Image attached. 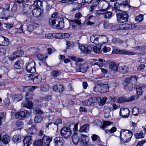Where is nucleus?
Listing matches in <instances>:
<instances>
[{"label":"nucleus","instance_id":"obj_1","mask_svg":"<svg viewBox=\"0 0 146 146\" xmlns=\"http://www.w3.org/2000/svg\"><path fill=\"white\" fill-rule=\"evenodd\" d=\"M58 15V13L57 12L52 14V18L49 20V22L50 25L52 27L61 29L64 27V20L63 17H57Z\"/></svg>","mask_w":146,"mask_h":146},{"label":"nucleus","instance_id":"obj_2","mask_svg":"<svg viewBox=\"0 0 146 146\" xmlns=\"http://www.w3.org/2000/svg\"><path fill=\"white\" fill-rule=\"evenodd\" d=\"M117 21L120 23L126 22L128 21L129 15L126 12L117 9L115 11Z\"/></svg>","mask_w":146,"mask_h":146},{"label":"nucleus","instance_id":"obj_3","mask_svg":"<svg viewBox=\"0 0 146 146\" xmlns=\"http://www.w3.org/2000/svg\"><path fill=\"white\" fill-rule=\"evenodd\" d=\"M79 48L83 52L86 54L90 53L92 49L95 53H100L102 51L101 48L96 46H94L92 47L91 46H85L83 45L79 46Z\"/></svg>","mask_w":146,"mask_h":146},{"label":"nucleus","instance_id":"obj_4","mask_svg":"<svg viewBox=\"0 0 146 146\" xmlns=\"http://www.w3.org/2000/svg\"><path fill=\"white\" fill-rule=\"evenodd\" d=\"M133 133L130 131L122 129L120 132V137L123 142L126 143L129 142L132 136Z\"/></svg>","mask_w":146,"mask_h":146},{"label":"nucleus","instance_id":"obj_5","mask_svg":"<svg viewBox=\"0 0 146 146\" xmlns=\"http://www.w3.org/2000/svg\"><path fill=\"white\" fill-rule=\"evenodd\" d=\"M60 133L62 137L67 139L70 137L72 132L69 127H64L61 129Z\"/></svg>","mask_w":146,"mask_h":146},{"label":"nucleus","instance_id":"obj_6","mask_svg":"<svg viewBox=\"0 0 146 146\" xmlns=\"http://www.w3.org/2000/svg\"><path fill=\"white\" fill-rule=\"evenodd\" d=\"M26 70L28 72L35 73L36 72L35 62L33 61L26 64Z\"/></svg>","mask_w":146,"mask_h":146},{"label":"nucleus","instance_id":"obj_7","mask_svg":"<svg viewBox=\"0 0 146 146\" xmlns=\"http://www.w3.org/2000/svg\"><path fill=\"white\" fill-rule=\"evenodd\" d=\"M29 115V112L27 110H24L16 113L15 114V117L17 119L23 120Z\"/></svg>","mask_w":146,"mask_h":146},{"label":"nucleus","instance_id":"obj_8","mask_svg":"<svg viewBox=\"0 0 146 146\" xmlns=\"http://www.w3.org/2000/svg\"><path fill=\"white\" fill-rule=\"evenodd\" d=\"M88 68V63H80L77 66L76 70L78 72H81L84 73L87 72Z\"/></svg>","mask_w":146,"mask_h":146},{"label":"nucleus","instance_id":"obj_9","mask_svg":"<svg viewBox=\"0 0 146 146\" xmlns=\"http://www.w3.org/2000/svg\"><path fill=\"white\" fill-rule=\"evenodd\" d=\"M23 54V52L21 50H18L14 52L10 57L9 58V60L13 61L17 58L21 56Z\"/></svg>","mask_w":146,"mask_h":146},{"label":"nucleus","instance_id":"obj_10","mask_svg":"<svg viewBox=\"0 0 146 146\" xmlns=\"http://www.w3.org/2000/svg\"><path fill=\"white\" fill-rule=\"evenodd\" d=\"M54 146H63L64 141L61 137H56L53 139Z\"/></svg>","mask_w":146,"mask_h":146},{"label":"nucleus","instance_id":"obj_11","mask_svg":"<svg viewBox=\"0 0 146 146\" xmlns=\"http://www.w3.org/2000/svg\"><path fill=\"white\" fill-rule=\"evenodd\" d=\"M130 111L128 108H121L120 109L119 111V115L122 117L128 118L129 115Z\"/></svg>","mask_w":146,"mask_h":146},{"label":"nucleus","instance_id":"obj_12","mask_svg":"<svg viewBox=\"0 0 146 146\" xmlns=\"http://www.w3.org/2000/svg\"><path fill=\"white\" fill-rule=\"evenodd\" d=\"M52 139V137H50L44 135L42 139L43 142V145L44 146H50V143Z\"/></svg>","mask_w":146,"mask_h":146},{"label":"nucleus","instance_id":"obj_13","mask_svg":"<svg viewBox=\"0 0 146 146\" xmlns=\"http://www.w3.org/2000/svg\"><path fill=\"white\" fill-rule=\"evenodd\" d=\"M32 136H26L23 140L24 146H30L32 142Z\"/></svg>","mask_w":146,"mask_h":146},{"label":"nucleus","instance_id":"obj_14","mask_svg":"<svg viewBox=\"0 0 146 146\" xmlns=\"http://www.w3.org/2000/svg\"><path fill=\"white\" fill-rule=\"evenodd\" d=\"M134 88L136 90L137 93V95H141L144 90L146 88V86L145 85L143 86L137 85L134 87Z\"/></svg>","mask_w":146,"mask_h":146},{"label":"nucleus","instance_id":"obj_15","mask_svg":"<svg viewBox=\"0 0 146 146\" xmlns=\"http://www.w3.org/2000/svg\"><path fill=\"white\" fill-rule=\"evenodd\" d=\"M9 43V40L6 37L0 36V46H6Z\"/></svg>","mask_w":146,"mask_h":146},{"label":"nucleus","instance_id":"obj_16","mask_svg":"<svg viewBox=\"0 0 146 146\" xmlns=\"http://www.w3.org/2000/svg\"><path fill=\"white\" fill-rule=\"evenodd\" d=\"M60 34L58 33H48L45 34V36L48 38H60Z\"/></svg>","mask_w":146,"mask_h":146},{"label":"nucleus","instance_id":"obj_17","mask_svg":"<svg viewBox=\"0 0 146 146\" xmlns=\"http://www.w3.org/2000/svg\"><path fill=\"white\" fill-rule=\"evenodd\" d=\"M53 89L54 91L60 93L62 92L64 90L63 86L60 84L54 85L53 87Z\"/></svg>","mask_w":146,"mask_h":146},{"label":"nucleus","instance_id":"obj_18","mask_svg":"<svg viewBox=\"0 0 146 146\" xmlns=\"http://www.w3.org/2000/svg\"><path fill=\"white\" fill-rule=\"evenodd\" d=\"M37 130L36 126L35 125H33L30 128L28 129L27 132L29 134L33 135L36 133Z\"/></svg>","mask_w":146,"mask_h":146},{"label":"nucleus","instance_id":"obj_19","mask_svg":"<svg viewBox=\"0 0 146 146\" xmlns=\"http://www.w3.org/2000/svg\"><path fill=\"white\" fill-rule=\"evenodd\" d=\"M21 105L23 107L29 109L32 108L33 105V103L31 101H24L22 102Z\"/></svg>","mask_w":146,"mask_h":146},{"label":"nucleus","instance_id":"obj_20","mask_svg":"<svg viewBox=\"0 0 146 146\" xmlns=\"http://www.w3.org/2000/svg\"><path fill=\"white\" fill-rule=\"evenodd\" d=\"M72 138L74 144L77 145L78 143L80 141V138L76 133L74 132L73 133L72 135Z\"/></svg>","mask_w":146,"mask_h":146},{"label":"nucleus","instance_id":"obj_21","mask_svg":"<svg viewBox=\"0 0 146 146\" xmlns=\"http://www.w3.org/2000/svg\"><path fill=\"white\" fill-rule=\"evenodd\" d=\"M23 61L20 60L16 62L14 65V67L17 69H21L23 67Z\"/></svg>","mask_w":146,"mask_h":146},{"label":"nucleus","instance_id":"obj_22","mask_svg":"<svg viewBox=\"0 0 146 146\" xmlns=\"http://www.w3.org/2000/svg\"><path fill=\"white\" fill-rule=\"evenodd\" d=\"M23 11L24 13H27L28 12H29L30 13L32 10H31L32 7L30 5L28 4H25L23 5Z\"/></svg>","mask_w":146,"mask_h":146},{"label":"nucleus","instance_id":"obj_23","mask_svg":"<svg viewBox=\"0 0 146 146\" xmlns=\"http://www.w3.org/2000/svg\"><path fill=\"white\" fill-rule=\"evenodd\" d=\"M41 9L38 8L34 9L32 11L33 15L36 17H39L42 12V11L41 10Z\"/></svg>","mask_w":146,"mask_h":146},{"label":"nucleus","instance_id":"obj_24","mask_svg":"<svg viewBox=\"0 0 146 146\" xmlns=\"http://www.w3.org/2000/svg\"><path fill=\"white\" fill-rule=\"evenodd\" d=\"M21 137L20 134L14 135L12 138V140L14 143L17 144L21 141Z\"/></svg>","mask_w":146,"mask_h":146},{"label":"nucleus","instance_id":"obj_25","mask_svg":"<svg viewBox=\"0 0 146 146\" xmlns=\"http://www.w3.org/2000/svg\"><path fill=\"white\" fill-rule=\"evenodd\" d=\"M89 125L88 124H86L80 127L79 131L81 132H87L89 131Z\"/></svg>","mask_w":146,"mask_h":146},{"label":"nucleus","instance_id":"obj_26","mask_svg":"<svg viewBox=\"0 0 146 146\" xmlns=\"http://www.w3.org/2000/svg\"><path fill=\"white\" fill-rule=\"evenodd\" d=\"M16 72L14 69L9 70L8 72L7 75L10 78H13L15 77Z\"/></svg>","mask_w":146,"mask_h":146},{"label":"nucleus","instance_id":"obj_27","mask_svg":"<svg viewBox=\"0 0 146 146\" xmlns=\"http://www.w3.org/2000/svg\"><path fill=\"white\" fill-rule=\"evenodd\" d=\"M99 37V36L98 35H92L90 37V41L96 44H97L98 43V39Z\"/></svg>","mask_w":146,"mask_h":146},{"label":"nucleus","instance_id":"obj_28","mask_svg":"<svg viewBox=\"0 0 146 146\" xmlns=\"http://www.w3.org/2000/svg\"><path fill=\"white\" fill-rule=\"evenodd\" d=\"M119 54L123 55H135V53L134 52H132L127 50H120Z\"/></svg>","mask_w":146,"mask_h":146},{"label":"nucleus","instance_id":"obj_29","mask_svg":"<svg viewBox=\"0 0 146 146\" xmlns=\"http://www.w3.org/2000/svg\"><path fill=\"white\" fill-rule=\"evenodd\" d=\"M118 66L117 64L114 62H111L110 63L109 68L110 69L116 71L117 70Z\"/></svg>","mask_w":146,"mask_h":146},{"label":"nucleus","instance_id":"obj_30","mask_svg":"<svg viewBox=\"0 0 146 146\" xmlns=\"http://www.w3.org/2000/svg\"><path fill=\"white\" fill-rule=\"evenodd\" d=\"M81 140L85 145L88 144L89 141V138L86 135H82L81 137Z\"/></svg>","mask_w":146,"mask_h":146},{"label":"nucleus","instance_id":"obj_31","mask_svg":"<svg viewBox=\"0 0 146 146\" xmlns=\"http://www.w3.org/2000/svg\"><path fill=\"white\" fill-rule=\"evenodd\" d=\"M23 96L21 93L15 94L13 97V98L14 101H19L22 99Z\"/></svg>","mask_w":146,"mask_h":146},{"label":"nucleus","instance_id":"obj_32","mask_svg":"<svg viewBox=\"0 0 146 146\" xmlns=\"http://www.w3.org/2000/svg\"><path fill=\"white\" fill-rule=\"evenodd\" d=\"M129 24L127 23L120 24L118 25L119 29L123 30L129 29Z\"/></svg>","mask_w":146,"mask_h":146},{"label":"nucleus","instance_id":"obj_33","mask_svg":"<svg viewBox=\"0 0 146 146\" xmlns=\"http://www.w3.org/2000/svg\"><path fill=\"white\" fill-rule=\"evenodd\" d=\"M102 93H105L108 92L109 91V87L108 84H102Z\"/></svg>","mask_w":146,"mask_h":146},{"label":"nucleus","instance_id":"obj_34","mask_svg":"<svg viewBox=\"0 0 146 146\" xmlns=\"http://www.w3.org/2000/svg\"><path fill=\"white\" fill-rule=\"evenodd\" d=\"M82 16V14L80 12H78L76 13L75 15L74 21H78L79 23H81L80 18Z\"/></svg>","mask_w":146,"mask_h":146},{"label":"nucleus","instance_id":"obj_35","mask_svg":"<svg viewBox=\"0 0 146 146\" xmlns=\"http://www.w3.org/2000/svg\"><path fill=\"white\" fill-rule=\"evenodd\" d=\"M42 3V1L39 0H36L34 1L33 5L34 6L37 8H36L41 9V7Z\"/></svg>","mask_w":146,"mask_h":146},{"label":"nucleus","instance_id":"obj_36","mask_svg":"<svg viewBox=\"0 0 146 146\" xmlns=\"http://www.w3.org/2000/svg\"><path fill=\"white\" fill-rule=\"evenodd\" d=\"M10 141V137L7 135H5L3 136L2 141L3 143L6 144L9 142Z\"/></svg>","mask_w":146,"mask_h":146},{"label":"nucleus","instance_id":"obj_37","mask_svg":"<svg viewBox=\"0 0 146 146\" xmlns=\"http://www.w3.org/2000/svg\"><path fill=\"white\" fill-rule=\"evenodd\" d=\"M97 5L99 9H103L104 6V1H106L105 0H96Z\"/></svg>","mask_w":146,"mask_h":146},{"label":"nucleus","instance_id":"obj_38","mask_svg":"<svg viewBox=\"0 0 146 146\" xmlns=\"http://www.w3.org/2000/svg\"><path fill=\"white\" fill-rule=\"evenodd\" d=\"M6 11H3L0 14V18L2 19H5L7 20L8 19L9 17H10L9 16L7 15Z\"/></svg>","mask_w":146,"mask_h":146},{"label":"nucleus","instance_id":"obj_39","mask_svg":"<svg viewBox=\"0 0 146 146\" xmlns=\"http://www.w3.org/2000/svg\"><path fill=\"white\" fill-rule=\"evenodd\" d=\"M119 70L120 72L124 74L128 72V68L126 66H123L119 68Z\"/></svg>","mask_w":146,"mask_h":146},{"label":"nucleus","instance_id":"obj_40","mask_svg":"<svg viewBox=\"0 0 146 146\" xmlns=\"http://www.w3.org/2000/svg\"><path fill=\"white\" fill-rule=\"evenodd\" d=\"M102 84L96 85L94 88V90L96 92L102 93Z\"/></svg>","mask_w":146,"mask_h":146},{"label":"nucleus","instance_id":"obj_41","mask_svg":"<svg viewBox=\"0 0 146 146\" xmlns=\"http://www.w3.org/2000/svg\"><path fill=\"white\" fill-rule=\"evenodd\" d=\"M135 80L137 81V78L136 76H135L134 77L132 76H130L126 78L125 80V83L127 84H129L131 82V80Z\"/></svg>","mask_w":146,"mask_h":146},{"label":"nucleus","instance_id":"obj_42","mask_svg":"<svg viewBox=\"0 0 146 146\" xmlns=\"http://www.w3.org/2000/svg\"><path fill=\"white\" fill-rule=\"evenodd\" d=\"M41 90L43 92H46L49 89V87L48 85L46 84H44L41 86Z\"/></svg>","mask_w":146,"mask_h":146},{"label":"nucleus","instance_id":"obj_43","mask_svg":"<svg viewBox=\"0 0 146 146\" xmlns=\"http://www.w3.org/2000/svg\"><path fill=\"white\" fill-rule=\"evenodd\" d=\"M42 139H40L35 141L33 143L34 146H42L43 143Z\"/></svg>","mask_w":146,"mask_h":146},{"label":"nucleus","instance_id":"obj_44","mask_svg":"<svg viewBox=\"0 0 146 146\" xmlns=\"http://www.w3.org/2000/svg\"><path fill=\"white\" fill-rule=\"evenodd\" d=\"M42 118L41 116L38 114H36L34 119V121L35 123H39L41 121Z\"/></svg>","mask_w":146,"mask_h":146},{"label":"nucleus","instance_id":"obj_45","mask_svg":"<svg viewBox=\"0 0 146 146\" xmlns=\"http://www.w3.org/2000/svg\"><path fill=\"white\" fill-rule=\"evenodd\" d=\"M24 77L27 81H33V78L35 77V76L31 74H28L26 75Z\"/></svg>","mask_w":146,"mask_h":146},{"label":"nucleus","instance_id":"obj_46","mask_svg":"<svg viewBox=\"0 0 146 146\" xmlns=\"http://www.w3.org/2000/svg\"><path fill=\"white\" fill-rule=\"evenodd\" d=\"M66 48L64 50H66V49H70L72 48L74 46V43L72 42L69 40L67 41L66 43Z\"/></svg>","mask_w":146,"mask_h":146},{"label":"nucleus","instance_id":"obj_47","mask_svg":"<svg viewBox=\"0 0 146 146\" xmlns=\"http://www.w3.org/2000/svg\"><path fill=\"white\" fill-rule=\"evenodd\" d=\"M94 102L93 98H91L88 100H87L84 102L83 104H85L87 106L90 105Z\"/></svg>","mask_w":146,"mask_h":146},{"label":"nucleus","instance_id":"obj_48","mask_svg":"<svg viewBox=\"0 0 146 146\" xmlns=\"http://www.w3.org/2000/svg\"><path fill=\"white\" fill-rule=\"evenodd\" d=\"M34 96L32 93H27L25 96V100H32Z\"/></svg>","mask_w":146,"mask_h":146},{"label":"nucleus","instance_id":"obj_49","mask_svg":"<svg viewBox=\"0 0 146 146\" xmlns=\"http://www.w3.org/2000/svg\"><path fill=\"white\" fill-rule=\"evenodd\" d=\"M41 81V79L40 76H35V77L33 78V82L35 84H39L40 82Z\"/></svg>","mask_w":146,"mask_h":146},{"label":"nucleus","instance_id":"obj_50","mask_svg":"<svg viewBox=\"0 0 146 146\" xmlns=\"http://www.w3.org/2000/svg\"><path fill=\"white\" fill-rule=\"evenodd\" d=\"M34 30V27L32 25H28L27 27V31H26V33L28 34V33L29 34H30L32 32V31Z\"/></svg>","mask_w":146,"mask_h":146},{"label":"nucleus","instance_id":"obj_51","mask_svg":"<svg viewBox=\"0 0 146 146\" xmlns=\"http://www.w3.org/2000/svg\"><path fill=\"white\" fill-rule=\"evenodd\" d=\"M129 6L130 5L129 3L127 1H123L119 5V6L123 8L126 7H129Z\"/></svg>","mask_w":146,"mask_h":146},{"label":"nucleus","instance_id":"obj_52","mask_svg":"<svg viewBox=\"0 0 146 146\" xmlns=\"http://www.w3.org/2000/svg\"><path fill=\"white\" fill-rule=\"evenodd\" d=\"M112 12L110 11L106 12L104 13L105 18L107 19H110L112 16Z\"/></svg>","mask_w":146,"mask_h":146},{"label":"nucleus","instance_id":"obj_53","mask_svg":"<svg viewBox=\"0 0 146 146\" xmlns=\"http://www.w3.org/2000/svg\"><path fill=\"white\" fill-rule=\"evenodd\" d=\"M17 4L14 2H11L10 3V6H11V10L12 11H16L17 9Z\"/></svg>","mask_w":146,"mask_h":146},{"label":"nucleus","instance_id":"obj_54","mask_svg":"<svg viewBox=\"0 0 146 146\" xmlns=\"http://www.w3.org/2000/svg\"><path fill=\"white\" fill-rule=\"evenodd\" d=\"M60 72L56 70H54L52 71L51 73V76L54 77H56L60 74Z\"/></svg>","mask_w":146,"mask_h":146},{"label":"nucleus","instance_id":"obj_55","mask_svg":"<svg viewBox=\"0 0 146 146\" xmlns=\"http://www.w3.org/2000/svg\"><path fill=\"white\" fill-rule=\"evenodd\" d=\"M71 21L72 22V26L73 29L75 28L78 25H80L82 24L81 23H79L78 21H74V20H72Z\"/></svg>","mask_w":146,"mask_h":146},{"label":"nucleus","instance_id":"obj_56","mask_svg":"<svg viewBox=\"0 0 146 146\" xmlns=\"http://www.w3.org/2000/svg\"><path fill=\"white\" fill-rule=\"evenodd\" d=\"M94 64L98 65L100 67H102L103 66V60L102 59H99L95 64Z\"/></svg>","mask_w":146,"mask_h":146},{"label":"nucleus","instance_id":"obj_57","mask_svg":"<svg viewBox=\"0 0 146 146\" xmlns=\"http://www.w3.org/2000/svg\"><path fill=\"white\" fill-rule=\"evenodd\" d=\"M112 42L115 43H118L119 44H122L123 43V41L119 38H114L112 39Z\"/></svg>","mask_w":146,"mask_h":146},{"label":"nucleus","instance_id":"obj_58","mask_svg":"<svg viewBox=\"0 0 146 146\" xmlns=\"http://www.w3.org/2000/svg\"><path fill=\"white\" fill-rule=\"evenodd\" d=\"M111 123V122L109 121H104L101 127L102 129H104L106 126L110 125Z\"/></svg>","mask_w":146,"mask_h":146},{"label":"nucleus","instance_id":"obj_59","mask_svg":"<svg viewBox=\"0 0 146 146\" xmlns=\"http://www.w3.org/2000/svg\"><path fill=\"white\" fill-rule=\"evenodd\" d=\"M33 111L35 113H36L39 115L42 114L43 113L42 111L39 108H37L34 109Z\"/></svg>","mask_w":146,"mask_h":146},{"label":"nucleus","instance_id":"obj_60","mask_svg":"<svg viewBox=\"0 0 146 146\" xmlns=\"http://www.w3.org/2000/svg\"><path fill=\"white\" fill-rule=\"evenodd\" d=\"M58 34H59L60 35V38H58L59 39L68 38L70 36V35L68 33L61 34V33H58Z\"/></svg>","mask_w":146,"mask_h":146},{"label":"nucleus","instance_id":"obj_61","mask_svg":"<svg viewBox=\"0 0 146 146\" xmlns=\"http://www.w3.org/2000/svg\"><path fill=\"white\" fill-rule=\"evenodd\" d=\"M143 133L142 132L139 133H136L134 135L136 138L137 139L142 138L144 137Z\"/></svg>","mask_w":146,"mask_h":146},{"label":"nucleus","instance_id":"obj_62","mask_svg":"<svg viewBox=\"0 0 146 146\" xmlns=\"http://www.w3.org/2000/svg\"><path fill=\"white\" fill-rule=\"evenodd\" d=\"M139 112V108L135 107L132 110V113L133 115L137 116L138 115Z\"/></svg>","mask_w":146,"mask_h":146},{"label":"nucleus","instance_id":"obj_63","mask_svg":"<svg viewBox=\"0 0 146 146\" xmlns=\"http://www.w3.org/2000/svg\"><path fill=\"white\" fill-rule=\"evenodd\" d=\"M143 16L142 15H140L137 16L135 18V20L137 22H139L143 21Z\"/></svg>","mask_w":146,"mask_h":146},{"label":"nucleus","instance_id":"obj_64","mask_svg":"<svg viewBox=\"0 0 146 146\" xmlns=\"http://www.w3.org/2000/svg\"><path fill=\"white\" fill-rule=\"evenodd\" d=\"M134 48L135 49L138 50L140 51H141L146 48V46H144L143 45L138 46L135 47Z\"/></svg>","mask_w":146,"mask_h":146}]
</instances>
